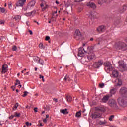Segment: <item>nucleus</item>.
I'll return each instance as SVG.
<instances>
[{
  "mask_svg": "<svg viewBox=\"0 0 127 127\" xmlns=\"http://www.w3.org/2000/svg\"><path fill=\"white\" fill-rule=\"evenodd\" d=\"M35 3H36V2H35V0L31 1L29 3H28V8H30V7L34 6V5H35Z\"/></svg>",
  "mask_w": 127,
  "mask_h": 127,
  "instance_id": "17",
  "label": "nucleus"
},
{
  "mask_svg": "<svg viewBox=\"0 0 127 127\" xmlns=\"http://www.w3.org/2000/svg\"><path fill=\"white\" fill-rule=\"evenodd\" d=\"M11 89H12L13 91H15V86H12Z\"/></svg>",
  "mask_w": 127,
  "mask_h": 127,
  "instance_id": "49",
  "label": "nucleus"
},
{
  "mask_svg": "<svg viewBox=\"0 0 127 127\" xmlns=\"http://www.w3.org/2000/svg\"><path fill=\"white\" fill-rule=\"evenodd\" d=\"M109 99H110V96L109 95H106L104 96L103 98L101 99L102 103H108V101H109Z\"/></svg>",
  "mask_w": 127,
  "mask_h": 127,
  "instance_id": "13",
  "label": "nucleus"
},
{
  "mask_svg": "<svg viewBox=\"0 0 127 127\" xmlns=\"http://www.w3.org/2000/svg\"><path fill=\"white\" fill-rule=\"evenodd\" d=\"M47 7H48V5H46L45 7L42 8L43 11H44L46 9H47Z\"/></svg>",
  "mask_w": 127,
  "mask_h": 127,
  "instance_id": "42",
  "label": "nucleus"
},
{
  "mask_svg": "<svg viewBox=\"0 0 127 127\" xmlns=\"http://www.w3.org/2000/svg\"><path fill=\"white\" fill-rule=\"evenodd\" d=\"M43 122H44L45 124H46V123H47V118H45V119L43 120Z\"/></svg>",
  "mask_w": 127,
  "mask_h": 127,
  "instance_id": "46",
  "label": "nucleus"
},
{
  "mask_svg": "<svg viewBox=\"0 0 127 127\" xmlns=\"http://www.w3.org/2000/svg\"><path fill=\"white\" fill-rule=\"evenodd\" d=\"M8 5L9 8H10V7H11V6H12L11 3H10V4H9Z\"/></svg>",
  "mask_w": 127,
  "mask_h": 127,
  "instance_id": "52",
  "label": "nucleus"
},
{
  "mask_svg": "<svg viewBox=\"0 0 127 127\" xmlns=\"http://www.w3.org/2000/svg\"><path fill=\"white\" fill-rule=\"evenodd\" d=\"M74 37L76 40H79V39L82 37V34L81 33V32H80V30H76L75 31Z\"/></svg>",
  "mask_w": 127,
  "mask_h": 127,
  "instance_id": "7",
  "label": "nucleus"
},
{
  "mask_svg": "<svg viewBox=\"0 0 127 127\" xmlns=\"http://www.w3.org/2000/svg\"><path fill=\"white\" fill-rule=\"evenodd\" d=\"M26 126H27V127H28V126H29V122H27L26 123Z\"/></svg>",
  "mask_w": 127,
  "mask_h": 127,
  "instance_id": "53",
  "label": "nucleus"
},
{
  "mask_svg": "<svg viewBox=\"0 0 127 127\" xmlns=\"http://www.w3.org/2000/svg\"><path fill=\"white\" fill-rule=\"evenodd\" d=\"M88 17L90 19H93V12H91V13L89 15Z\"/></svg>",
  "mask_w": 127,
  "mask_h": 127,
  "instance_id": "40",
  "label": "nucleus"
},
{
  "mask_svg": "<svg viewBox=\"0 0 127 127\" xmlns=\"http://www.w3.org/2000/svg\"><path fill=\"white\" fill-rule=\"evenodd\" d=\"M99 125H106L107 124V121L106 120H104V121H100L98 123Z\"/></svg>",
  "mask_w": 127,
  "mask_h": 127,
  "instance_id": "27",
  "label": "nucleus"
},
{
  "mask_svg": "<svg viewBox=\"0 0 127 127\" xmlns=\"http://www.w3.org/2000/svg\"><path fill=\"white\" fill-rule=\"evenodd\" d=\"M64 80L65 81V82H66L67 80V81H69V82H70V81H71V79H70V77L68 76L67 75H66L65 76V77L64 78Z\"/></svg>",
  "mask_w": 127,
  "mask_h": 127,
  "instance_id": "28",
  "label": "nucleus"
},
{
  "mask_svg": "<svg viewBox=\"0 0 127 127\" xmlns=\"http://www.w3.org/2000/svg\"><path fill=\"white\" fill-rule=\"evenodd\" d=\"M127 5H124L122 7L119 8V12H120V13H123V12H125V11L127 10Z\"/></svg>",
  "mask_w": 127,
  "mask_h": 127,
  "instance_id": "15",
  "label": "nucleus"
},
{
  "mask_svg": "<svg viewBox=\"0 0 127 127\" xmlns=\"http://www.w3.org/2000/svg\"><path fill=\"white\" fill-rule=\"evenodd\" d=\"M116 88H113L110 90V93L111 95H115L116 94Z\"/></svg>",
  "mask_w": 127,
  "mask_h": 127,
  "instance_id": "25",
  "label": "nucleus"
},
{
  "mask_svg": "<svg viewBox=\"0 0 127 127\" xmlns=\"http://www.w3.org/2000/svg\"><path fill=\"white\" fill-rule=\"evenodd\" d=\"M27 94H29V93L27 91H24V95H22V97H23V98L26 97V96H27Z\"/></svg>",
  "mask_w": 127,
  "mask_h": 127,
  "instance_id": "36",
  "label": "nucleus"
},
{
  "mask_svg": "<svg viewBox=\"0 0 127 127\" xmlns=\"http://www.w3.org/2000/svg\"><path fill=\"white\" fill-rule=\"evenodd\" d=\"M3 21H0V24H3Z\"/></svg>",
  "mask_w": 127,
  "mask_h": 127,
  "instance_id": "58",
  "label": "nucleus"
},
{
  "mask_svg": "<svg viewBox=\"0 0 127 127\" xmlns=\"http://www.w3.org/2000/svg\"><path fill=\"white\" fill-rule=\"evenodd\" d=\"M104 86H105V84L104 83L99 84V88H104Z\"/></svg>",
  "mask_w": 127,
  "mask_h": 127,
  "instance_id": "39",
  "label": "nucleus"
},
{
  "mask_svg": "<svg viewBox=\"0 0 127 127\" xmlns=\"http://www.w3.org/2000/svg\"><path fill=\"white\" fill-rule=\"evenodd\" d=\"M56 4H59V2H58V1H57V0H56Z\"/></svg>",
  "mask_w": 127,
  "mask_h": 127,
  "instance_id": "60",
  "label": "nucleus"
},
{
  "mask_svg": "<svg viewBox=\"0 0 127 127\" xmlns=\"http://www.w3.org/2000/svg\"><path fill=\"white\" fill-rule=\"evenodd\" d=\"M87 6H89L92 8H96V4L93 2H89L87 4Z\"/></svg>",
  "mask_w": 127,
  "mask_h": 127,
  "instance_id": "22",
  "label": "nucleus"
},
{
  "mask_svg": "<svg viewBox=\"0 0 127 127\" xmlns=\"http://www.w3.org/2000/svg\"><path fill=\"white\" fill-rule=\"evenodd\" d=\"M106 30V27L104 25L99 26L98 28H97V31L98 32H105Z\"/></svg>",
  "mask_w": 127,
  "mask_h": 127,
  "instance_id": "11",
  "label": "nucleus"
},
{
  "mask_svg": "<svg viewBox=\"0 0 127 127\" xmlns=\"http://www.w3.org/2000/svg\"><path fill=\"white\" fill-rule=\"evenodd\" d=\"M60 112L62 114H64V115H68L69 114V111H68V109L66 108L65 109H61Z\"/></svg>",
  "mask_w": 127,
  "mask_h": 127,
  "instance_id": "19",
  "label": "nucleus"
},
{
  "mask_svg": "<svg viewBox=\"0 0 127 127\" xmlns=\"http://www.w3.org/2000/svg\"><path fill=\"white\" fill-rule=\"evenodd\" d=\"M85 50L83 47H80L78 49V55L80 56V57H82L84 54V51Z\"/></svg>",
  "mask_w": 127,
  "mask_h": 127,
  "instance_id": "16",
  "label": "nucleus"
},
{
  "mask_svg": "<svg viewBox=\"0 0 127 127\" xmlns=\"http://www.w3.org/2000/svg\"><path fill=\"white\" fill-rule=\"evenodd\" d=\"M67 102H71L72 101V97L70 96H67L66 97Z\"/></svg>",
  "mask_w": 127,
  "mask_h": 127,
  "instance_id": "33",
  "label": "nucleus"
},
{
  "mask_svg": "<svg viewBox=\"0 0 127 127\" xmlns=\"http://www.w3.org/2000/svg\"><path fill=\"white\" fill-rule=\"evenodd\" d=\"M74 81H75V83H77V78L75 77V79H74Z\"/></svg>",
  "mask_w": 127,
  "mask_h": 127,
  "instance_id": "62",
  "label": "nucleus"
},
{
  "mask_svg": "<svg viewBox=\"0 0 127 127\" xmlns=\"http://www.w3.org/2000/svg\"><path fill=\"white\" fill-rule=\"evenodd\" d=\"M126 98L123 97L122 96H119L117 99V102L118 104L120 107H122V108H125V107H127V101Z\"/></svg>",
  "mask_w": 127,
  "mask_h": 127,
  "instance_id": "2",
  "label": "nucleus"
},
{
  "mask_svg": "<svg viewBox=\"0 0 127 127\" xmlns=\"http://www.w3.org/2000/svg\"><path fill=\"white\" fill-rule=\"evenodd\" d=\"M18 107V103H16V104L14 106L13 108V110L14 111H15V110H16V109H17Z\"/></svg>",
  "mask_w": 127,
  "mask_h": 127,
  "instance_id": "34",
  "label": "nucleus"
},
{
  "mask_svg": "<svg viewBox=\"0 0 127 127\" xmlns=\"http://www.w3.org/2000/svg\"><path fill=\"white\" fill-rule=\"evenodd\" d=\"M123 84L122 80L118 79L117 86H121Z\"/></svg>",
  "mask_w": 127,
  "mask_h": 127,
  "instance_id": "30",
  "label": "nucleus"
},
{
  "mask_svg": "<svg viewBox=\"0 0 127 127\" xmlns=\"http://www.w3.org/2000/svg\"><path fill=\"white\" fill-rule=\"evenodd\" d=\"M116 45L117 46V48H119V49H121V50H123V51H125L127 49V45L124 42H119Z\"/></svg>",
  "mask_w": 127,
  "mask_h": 127,
  "instance_id": "4",
  "label": "nucleus"
},
{
  "mask_svg": "<svg viewBox=\"0 0 127 127\" xmlns=\"http://www.w3.org/2000/svg\"><path fill=\"white\" fill-rule=\"evenodd\" d=\"M84 0H75V2H81V1H83Z\"/></svg>",
  "mask_w": 127,
  "mask_h": 127,
  "instance_id": "45",
  "label": "nucleus"
},
{
  "mask_svg": "<svg viewBox=\"0 0 127 127\" xmlns=\"http://www.w3.org/2000/svg\"><path fill=\"white\" fill-rule=\"evenodd\" d=\"M40 6L41 7H43V6H44V5L43 4V3H42V4H40Z\"/></svg>",
  "mask_w": 127,
  "mask_h": 127,
  "instance_id": "57",
  "label": "nucleus"
},
{
  "mask_svg": "<svg viewBox=\"0 0 127 127\" xmlns=\"http://www.w3.org/2000/svg\"><path fill=\"white\" fill-rule=\"evenodd\" d=\"M40 79H43L44 78V76H42L41 74L39 75Z\"/></svg>",
  "mask_w": 127,
  "mask_h": 127,
  "instance_id": "50",
  "label": "nucleus"
},
{
  "mask_svg": "<svg viewBox=\"0 0 127 127\" xmlns=\"http://www.w3.org/2000/svg\"><path fill=\"white\" fill-rule=\"evenodd\" d=\"M111 71V72H112V77H113V78H117L118 77V76H119V72L117 71V70H116L115 69V68H113V69L110 70Z\"/></svg>",
  "mask_w": 127,
  "mask_h": 127,
  "instance_id": "10",
  "label": "nucleus"
},
{
  "mask_svg": "<svg viewBox=\"0 0 127 127\" xmlns=\"http://www.w3.org/2000/svg\"><path fill=\"white\" fill-rule=\"evenodd\" d=\"M39 47L40 48V49H44L45 47L43 46V44L42 43H40L39 45Z\"/></svg>",
  "mask_w": 127,
  "mask_h": 127,
  "instance_id": "32",
  "label": "nucleus"
},
{
  "mask_svg": "<svg viewBox=\"0 0 127 127\" xmlns=\"http://www.w3.org/2000/svg\"><path fill=\"white\" fill-rule=\"evenodd\" d=\"M14 117H17V118H19L20 117V113H17V112H15Z\"/></svg>",
  "mask_w": 127,
  "mask_h": 127,
  "instance_id": "37",
  "label": "nucleus"
},
{
  "mask_svg": "<svg viewBox=\"0 0 127 127\" xmlns=\"http://www.w3.org/2000/svg\"><path fill=\"white\" fill-rule=\"evenodd\" d=\"M49 118V115L47 114L46 115V118Z\"/></svg>",
  "mask_w": 127,
  "mask_h": 127,
  "instance_id": "59",
  "label": "nucleus"
},
{
  "mask_svg": "<svg viewBox=\"0 0 127 127\" xmlns=\"http://www.w3.org/2000/svg\"><path fill=\"white\" fill-rule=\"evenodd\" d=\"M111 0H98V3L100 5H102L103 3H105L106 2H110Z\"/></svg>",
  "mask_w": 127,
  "mask_h": 127,
  "instance_id": "18",
  "label": "nucleus"
},
{
  "mask_svg": "<svg viewBox=\"0 0 127 127\" xmlns=\"http://www.w3.org/2000/svg\"><path fill=\"white\" fill-rule=\"evenodd\" d=\"M103 64H104V61L103 60H99L98 62H95L93 64V67L95 69H99Z\"/></svg>",
  "mask_w": 127,
  "mask_h": 127,
  "instance_id": "6",
  "label": "nucleus"
},
{
  "mask_svg": "<svg viewBox=\"0 0 127 127\" xmlns=\"http://www.w3.org/2000/svg\"><path fill=\"white\" fill-rule=\"evenodd\" d=\"M127 118L126 116H124L123 120H124V121H126V120H127Z\"/></svg>",
  "mask_w": 127,
  "mask_h": 127,
  "instance_id": "56",
  "label": "nucleus"
},
{
  "mask_svg": "<svg viewBox=\"0 0 127 127\" xmlns=\"http://www.w3.org/2000/svg\"><path fill=\"white\" fill-rule=\"evenodd\" d=\"M13 118H14V115H11V116L9 117V120H12V119H13Z\"/></svg>",
  "mask_w": 127,
  "mask_h": 127,
  "instance_id": "44",
  "label": "nucleus"
},
{
  "mask_svg": "<svg viewBox=\"0 0 127 127\" xmlns=\"http://www.w3.org/2000/svg\"><path fill=\"white\" fill-rule=\"evenodd\" d=\"M90 41H93V40H94V38H90Z\"/></svg>",
  "mask_w": 127,
  "mask_h": 127,
  "instance_id": "61",
  "label": "nucleus"
},
{
  "mask_svg": "<svg viewBox=\"0 0 127 127\" xmlns=\"http://www.w3.org/2000/svg\"><path fill=\"white\" fill-rule=\"evenodd\" d=\"M35 71H37V67H35Z\"/></svg>",
  "mask_w": 127,
  "mask_h": 127,
  "instance_id": "64",
  "label": "nucleus"
},
{
  "mask_svg": "<svg viewBox=\"0 0 127 127\" xmlns=\"http://www.w3.org/2000/svg\"><path fill=\"white\" fill-rule=\"evenodd\" d=\"M49 39H50V37H49V36H46L45 40H46V41H48V40H49Z\"/></svg>",
  "mask_w": 127,
  "mask_h": 127,
  "instance_id": "43",
  "label": "nucleus"
},
{
  "mask_svg": "<svg viewBox=\"0 0 127 127\" xmlns=\"http://www.w3.org/2000/svg\"><path fill=\"white\" fill-rule=\"evenodd\" d=\"M21 16H20L19 15H16L13 18V19H15V21H16V22H18V21H19V20H20V18H21Z\"/></svg>",
  "mask_w": 127,
  "mask_h": 127,
  "instance_id": "24",
  "label": "nucleus"
},
{
  "mask_svg": "<svg viewBox=\"0 0 127 127\" xmlns=\"http://www.w3.org/2000/svg\"><path fill=\"white\" fill-rule=\"evenodd\" d=\"M54 101H55V102H56V103H57V102H58V101L57 100V99H54Z\"/></svg>",
  "mask_w": 127,
  "mask_h": 127,
  "instance_id": "54",
  "label": "nucleus"
},
{
  "mask_svg": "<svg viewBox=\"0 0 127 127\" xmlns=\"http://www.w3.org/2000/svg\"><path fill=\"white\" fill-rule=\"evenodd\" d=\"M105 67H106L107 68V70H109L110 71L111 70H113L114 67H112V64L110 62H107L106 63V64H104Z\"/></svg>",
  "mask_w": 127,
  "mask_h": 127,
  "instance_id": "12",
  "label": "nucleus"
},
{
  "mask_svg": "<svg viewBox=\"0 0 127 127\" xmlns=\"http://www.w3.org/2000/svg\"><path fill=\"white\" fill-rule=\"evenodd\" d=\"M16 49H17V47L16 46H13L12 48V51H16Z\"/></svg>",
  "mask_w": 127,
  "mask_h": 127,
  "instance_id": "38",
  "label": "nucleus"
},
{
  "mask_svg": "<svg viewBox=\"0 0 127 127\" xmlns=\"http://www.w3.org/2000/svg\"><path fill=\"white\" fill-rule=\"evenodd\" d=\"M37 109H38L37 107L34 108V111L35 113H37V112H38Z\"/></svg>",
  "mask_w": 127,
  "mask_h": 127,
  "instance_id": "48",
  "label": "nucleus"
},
{
  "mask_svg": "<svg viewBox=\"0 0 127 127\" xmlns=\"http://www.w3.org/2000/svg\"><path fill=\"white\" fill-rule=\"evenodd\" d=\"M96 40H97V41L98 42L97 44H101V42H102V41H103V37H101L100 38H98V39H97Z\"/></svg>",
  "mask_w": 127,
  "mask_h": 127,
  "instance_id": "26",
  "label": "nucleus"
},
{
  "mask_svg": "<svg viewBox=\"0 0 127 127\" xmlns=\"http://www.w3.org/2000/svg\"><path fill=\"white\" fill-rule=\"evenodd\" d=\"M0 11H1V12L2 13H4L6 12V10H5L4 8L0 7Z\"/></svg>",
  "mask_w": 127,
  "mask_h": 127,
  "instance_id": "29",
  "label": "nucleus"
},
{
  "mask_svg": "<svg viewBox=\"0 0 127 127\" xmlns=\"http://www.w3.org/2000/svg\"><path fill=\"white\" fill-rule=\"evenodd\" d=\"M92 119H97L98 118H102V115L100 112L97 111L92 114L91 116Z\"/></svg>",
  "mask_w": 127,
  "mask_h": 127,
  "instance_id": "8",
  "label": "nucleus"
},
{
  "mask_svg": "<svg viewBox=\"0 0 127 127\" xmlns=\"http://www.w3.org/2000/svg\"><path fill=\"white\" fill-rule=\"evenodd\" d=\"M36 13V11L35 10H34L31 12L26 13L25 14V15H26V16H31V15H33L35 14Z\"/></svg>",
  "mask_w": 127,
  "mask_h": 127,
  "instance_id": "20",
  "label": "nucleus"
},
{
  "mask_svg": "<svg viewBox=\"0 0 127 127\" xmlns=\"http://www.w3.org/2000/svg\"><path fill=\"white\" fill-rule=\"evenodd\" d=\"M75 117L77 118H80L81 117V111H79L76 113Z\"/></svg>",
  "mask_w": 127,
  "mask_h": 127,
  "instance_id": "31",
  "label": "nucleus"
},
{
  "mask_svg": "<svg viewBox=\"0 0 127 127\" xmlns=\"http://www.w3.org/2000/svg\"><path fill=\"white\" fill-rule=\"evenodd\" d=\"M34 60L35 62H36L37 63H40L41 65H42V66H43V63H44V62L43 61V60H42V62H40V58L38 57H35L34 58Z\"/></svg>",
  "mask_w": 127,
  "mask_h": 127,
  "instance_id": "14",
  "label": "nucleus"
},
{
  "mask_svg": "<svg viewBox=\"0 0 127 127\" xmlns=\"http://www.w3.org/2000/svg\"><path fill=\"white\" fill-rule=\"evenodd\" d=\"M29 32L30 35H32V34H33V33L32 32V31H31L30 30H29Z\"/></svg>",
  "mask_w": 127,
  "mask_h": 127,
  "instance_id": "51",
  "label": "nucleus"
},
{
  "mask_svg": "<svg viewBox=\"0 0 127 127\" xmlns=\"http://www.w3.org/2000/svg\"><path fill=\"white\" fill-rule=\"evenodd\" d=\"M125 41L127 43V37L125 39Z\"/></svg>",
  "mask_w": 127,
  "mask_h": 127,
  "instance_id": "63",
  "label": "nucleus"
},
{
  "mask_svg": "<svg viewBox=\"0 0 127 127\" xmlns=\"http://www.w3.org/2000/svg\"><path fill=\"white\" fill-rule=\"evenodd\" d=\"M7 72V65H3L2 68V73L5 74Z\"/></svg>",
  "mask_w": 127,
  "mask_h": 127,
  "instance_id": "21",
  "label": "nucleus"
},
{
  "mask_svg": "<svg viewBox=\"0 0 127 127\" xmlns=\"http://www.w3.org/2000/svg\"><path fill=\"white\" fill-rule=\"evenodd\" d=\"M94 47L93 46H88L87 47V51H85V53L86 54V56H87V59L90 61L91 60H93L96 57L95 54L93 53V50H94Z\"/></svg>",
  "mask_w": 127,
  "mask_h": 127,
  "instance_id": "1",
  "label": "nucleus"
},
{
  "mask_svg": "<svg viewBox=\"0 0 127 127\" xmlns=\"http://www.w3.org/2000/svg\"><path fill=\"white\" fill-rule=\"evenodd\" d=\"M53 18H56V17L54 16V13H52V17L51 18V19H53Z\"/></svg>",
  "mask_w": 127,
  "mask_h": 127,
  "instance_id": "47",
  "label": "nucleus"
},
{
  "mask_svg": "<svg viewBox=\"0 0 127 127\" xmlns=\"http://www.w3.org/2000/svg\"><path fill=\"white\" fill-rule=\"evenodd\" d=\"M119 94L121 97L127 98V88L126 87H122L119 90Z\"/></svg>",
  "mask_w": 127,
  "mask_h": 127,
  "instance_id": "5",
  "label": "nucleus"
},
{
  "mask_svg": "<svg viewBox=\"0 0 127 127\" xmlns=\"http://www.w3.org/2000/svg\"><path fill=\"white\" fill-rule=\"evenodd\" d=\"M26 1V0H19L17 3H16V7H19V6L22 7L23 6V5L24 4V2Z\"/></svg>",
  "mask_w": 127,
  "mask_h": 127,
  "instance_id": "9",
  "label": "nucleus"
},
{
  "mask_svg": "<svg viewBox=\"0 0 127 127\" xmlns=\"http://www.w3.org/2000/svg\"><path fill=\"white\" fill-rule=\"evenodd\" d=\"M17 85H20V81L18 79L16 80V83H15V86Z\"/></svg>",
  "mask_w": 127,
  "mask_h": 127,
  "instance_id": "35",
  "label": "nucleus"
},
{
  "mask_svg": "<svg viewBox=\"0 0 127 127\" xmlns=\"http://www.w3.org/2000/svg\"><path fill=\"white\" fill-rule=\"evenodd\" d=\"M108 105L114 110H119V106L117 104V101L114 99H110L108 102Z\"/></svg>",
  "mask_w": 127,
  "mask_h": 127,
  "instance_id": "3",
  "label": "nucleus"
},
{
  "mask_svg": "<svg viewBox=\"0 0 127 127\" xmlns=\"http://www.w3.org/2000/svg\"><path fill=\"white\" fill-rule=\"evenodd\" d=\"M115 117V116L114 115H111L110 117H109V121H113V119Z\"/></svg>",
  "mask_w": 127,
  "mask_h": 127,
  "instance_id": "41",
  "label": "nucleus"
},
{
  "mask_svg": "<svg viewBox=\"0 0 127 127\" xmlns=\"http://www.w3.org/2000/svg\"><path fill=\"white\" fill-rule=\"evenodd\" d=\"M120 68H122L123 69V71H127V67L125 64H119Z\"/></svg>",
  "mask_w": 127,
  "mask_h": 127,
  "instance_id": "23",
  "label": "nucleus"
},
{
  "mask_svg": "<svg viewBox=\"0 0 127 127\" xmlns=\"http://www.w3.org/2000/svg\"><path fill=\"white\" fill-rule=\"evenodd\" d=\"M29 72H26V73L24 74V75L25 76L26 75H29Z\"/></svg>",
  "mask_w": 127,
  "mask_h": 127,
  "instance_id": "55",
  "label": "nucleus"
}]
</instances>
